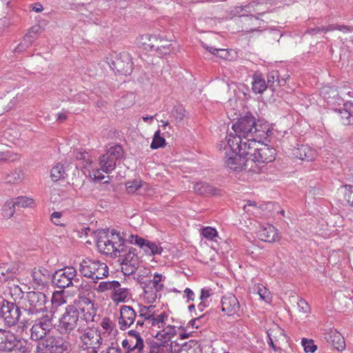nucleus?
<instances>
[{"label":"nucleus","mask_w":353,"mask_h":353,"mask_svg":"<svg viewBox=\"0 0 353 353\" xmlns=\"http://www.w3.org/2000/svg\"><path fill=\"white\" fill-rule=\"evenodd\" d=\"M125 185L128 192L133 193L141 187L142 182L141 181H129L126 183Z\"/></svg>","instance_id":"57"},{"label":"nucleus","mask_w":353,"mask_h":353,"mask_svg":"<svg viewBox=\"0 0 353 353\" xmlns=\"http://www.w3.org/2000/svg\"><path fill=\"white\" fill-rule=\"evenodd\" d=\"M171 345L166 342H161V343H156L153 345L151 348L150 353H165L166 352L170 351Z\"/></svg>","instance_id":"47"},{"label":"nucleus","mask_w":353,"mask_h":353,"mask_svg":"<svg viewBox=\"0 0 353 353\" xmlns=\"http://www.w3.org/2000/svg\"><path fill=\"white\" fill-rule=\"evenodd\" d=\"M268 338H273L275 342L285 339L284 330L277 326L275 328L270 330L268 332Z\"/></svg>","instance_id":"42"},{"label":"nucleus","mask_w":353,"mask_h":353,"mask_svg":"<svg viewBox=\"0 0 353 353\" xmlns=\"http://www.w3.org/2000/svg\"><path fill=\"white\" fill-rule=\"evenodd\" d=\"M202 234L204 237L209 239H214V237L217 236V232L215 229L208 227L202 230Z\"/></svg>","instance_id":"60"},{"label":"nucleus","mask_w":353,"mask_h":353,"mask_svg":"<svg viewBox=\"0 0 353 353\" xmlns=\"http://www.w3.org/2000/svg\"><path fill=\"white\" fill-rule=\"evenodd\" d=\"M258 238L263 241L273 243L280 240V234L272 225L261 226L257 232Z\"/></svg>","instance_id":"21"},{"label":"nucleus","mask_w":353,"mask_h":353,"mask_svg":"<svg viewBox=\"0 0 353 353\" xmlns=\"http://www.w3.org/2000/svg\"><path fill=\"white\" fill-rule=\"evenodd\" d=\"M240 310V303L237 298L232 294L224 295L221 299V310L228 316H233Z\"/></svg>","instance_id":"18"},{"label":"nucleus","mask_w":353,"mask_h":353,"mask_svg":"<svg viewBox=\"0 0 353 353\" xmlns=\"http://www.w3.org/2000/svg\"><path fill=\"white\" fill-rule=\"evenodd\" d=\"M254 128L253 129V138H254V144L261 142V139L265 137V135H268L270 132V130L268 124L266 122H262L259 121L254 124Z\"/></svg>","instance_id":"27"},{"label":"nucleus","mask_w":353,"mask_h":353,"mask_svg":"<svg viewBox=\"0 0 353 353\" xmlns=\"http://www.w3.org/2000/svg\"><path fill=\"white\" fill-rule=\"evenodd\" d=\"M206 316L205 314H201L199 315L197 317L194 318L190 321V323L195 327L196 328H198L201 325L204 323L206 321Z\"/></svg>","instance_id":"62"},{"label":"nucleus","mask_w":353,"mask_h":353,"mask_svg":"<svg viewBox=\"0 0 353 353\" xmlns=\"http://www.w3.org/2000/svg\"><path fill=\"white\" fill-rule=\"evenodd\" d=\"M75 157L78 160H83L86 162V165L84 166L86 167V165H91L92 163V161L90 159V156L88 153L82 152V151H77L75 152Z\"/></svg>","instance_id":"58"},{"label":"nucleus","mask_w":353,"mask_h":353,"mask_svg":"<svg viewBox=\"0 0 353 353\" xmlns=\"http://www.w3.org/2000/svg\"><path fill=\"white\" fill-rule=\"evenodd\" d=\"M83 323L84 320L80 318L77 307L70 305L65 307L59 319V331L62 334H73L75 330L83 331Z\"/></svg>","instance_id":"3"},{"label":"nucleus","mask_w":353,"mask_h":353,"mask_svg":"<svg viewBox=\"0 0 353 353\" xmlns=\"http://www.w3.org/2000/svg\"><path fill=\"white\" fill-rule=\"evenodd\" d=\"M302 345L304 347L305 352H314L316 350V345H315L312 341H308L306 339H303L301 341Z\"/></svg>","instance_id":"59"},{"label":"nucleus","mask_w":353,"mask_h":353,"mask_svg":"<svg viewBox=\"0 0 353 353\" xmlns=\"http://www.w3.org/2000/svg\"><path fill=\"white\" fill-rule=\"evenodd\" d=\"M121 345L126 353H144V343L141 337L125 339Z\"/></svg>","instance_id":"22"},{"label":"nucleus","mask_w":353,"mask_h":353,"mask_svg":"<svg viewBox=\"0 0 353 353\" xmlns=\"http://www.w3.org/2000/svg\"><path fill=\"white\" fill-rule=\"evenodd\" d=\"M124 245L123 239L114 230H112L110 234L101 236L97 240L99 250L113 257L118 256V253H121L123 250Z\"/></svg>","instance_id":"6"},{"label":"nucleus","mask_w":353,"mask_h":353,"mask_svg":"<svg viewBox=\"0 0 353 353\" xmlns=\"http://www.w3.org/2000/svg\"><path fill=\"white\" fill-rule=\"evenodd\" d=\"M295 157L305 161H311L317 157V152L307 145H301L293 150Z\"/></svg>","instance_id":"23"},{"label":"nucleus","mask_w":353,"mask_h":353,"mask_svg":"<svg viewBox=\"0 0 353 353\" xmlns=\"http://www.w3.org/2000/svg\"><path fill=\"white\" fill-rule=\"evenodd\" d=\"M275 154L274 148L261 142L256 143V145H253V148L249 153L250 160L252 161L249 170L254 172H261L260 164L273 161L275 159Z\"/></svg>","instance_id":"4"},{"label":"nucleus","mask_w":353,"mask_h":353,"mask_svg":"<svg viewBox=\"0 0 353 353\" xmlns=\"http://www.w3.org/2000/svg\"><path fill=\"white\" fill-rule=\"evenodd\" d=\"M43 330V327L34 323L31 328V339L37 342L47 336L46 334L48 332H45Z\"/></svg>","instance_id":"37"},{"label":"nucleus","mask_w":353,"mask_h":353,"mask_svg":"<svg viewBox=\"0 0 353 353\" xmlns=\"http://www.w3.org/2000/svg\"><path fill=\"white\" fill-rule=\"evenodd\" d=\"M118 286H121V284L117 281H101L95 287L94 290L98 292L103 293L110 290L112 292Z\"/></svg>","instance_id":"35"},{"label":"nucleus","mask_w":353,"mask_h":353,"mask_svg":"<svg viewBox=\"0 0 353 353\" xmlns=\"http://www.w3.org/2000/svg\"><path fill=\"white\" fill-rule=\"evenodd\" d=\"M154 306L150 305L149 307H141L139 311V317L141 319H145L146 320L149 319L153 314V309Z\"/></svg>","instance_id":"56"},{"label":"nucleus","mask_w":353,"mask_h":353,"mask_svg":"<svg viewBox=\"0 0 353 353\" xmlns=\"http://www.w3.org/2000/svg\"><path fill=\"white\" fill-rule=\"evenodd\" d=\"M70 345L62 338L47 336L36 342L35 353H69Z\"/></svg>","instance_id":"7"},{"label":"nucleus","mask_w":353,"mask_h":353,"mask_svg":"<svg viewBox=\"0 0 353 353\" xmlns=\"http://www.w3.org/2000/svg\"><path fill=\"white\" fill-rule=\"evenodd\" d=\"M257 294L260 296L261 299L267 303L271 301L270 297L269 290L262 285H257L256 286Z\"/></svg>","instance_id":"55"},{"label":"nucleus","mask_w":353,"mask_h":353,"mask_svg":"<svg viewBox=\"0 0 353 353\" xmlns=\"http://www.w3.org/2000/svg\"><path fill=\"white\" fill-rule=\"evenodd\" d=\"M137 316L135 310L129 305H121L120 307V317L119 325L121 330H125L135 321Z\"/></svg>","instance_id":"19"},{"label":"nucleus","mask_w":353,"mask_h":353,"mask_svg":"<svg viewBox=\"0 0 353 353\" xmlns=\"http://www.w3.org/2000/svg\"><path fill=\"white\" fill-rule=\"evenodd\" d=\"M267 83L269 87L275 89L276 86H282L285 83V79H279V73L277 71H272L268 74Z\"/></svg>","instance_id":"33"},{"label":"nucleus","mask_w":353,"mask_h":353,"mask_svg":"<svg viewBox=\"0 0 353 353\" xmlns=\"http://www.w3.org/2000/svg\"><path fill=\"white\" fill-rule=\"evenodd\" d=\"M47 296L43 292L30 291L26 293L23 300V307L28 314L37 315L47 311Z\"/></svg>","instance_id":"8"},{"label":"nucleus","mask_w":353,"mask_h":353,"mask_svg":"<svg viewBox=\"0 0 353 353\" xmlns=\"http://www.w3.org/2000/svg\"><path fill=\"white\" fill-rule=\"evenodd\" d=\"M325 339L336 350L343 351L345 348V343L343 336L336 330H331L325 333Z\"/></svg>","instance_id":"25"},{"label":"nucleus","mask_w":353,"mask_h":353,"mask_svg":"<svg viewBox=\"0 0 353 353\" xmlns=\"http://www.w3.org/2000/svg\"><path fill=\"white\" fill-rule=\"evenodd\" d=\"M15 212V207L13 204V201H7L2 208V214L4 218H11Z\"/></svg>","instance_id":"49"},{"label":"nucleus","mask_w":353,"mask_h":353,"mask_svg":"<svg viewBox=\"0 0 353 353\" xmlns=\"http://www.w3.org/2000/svg\"><path fill=\"white\" fill-rule=\"evenodd\" d=\"M138 44L146 50H156L160 54H167L168 53V51H164L160 48L159 39L156 35H141L139 39Z\"/></svg>","instance_id":"20"},{"label":"nucleus","mask_w":353,"mask_h":353,"mask_svg":"<svg viewBox=\"0 0 353 353\" xmlns=\"http://www.w3.org/2000/svg\"><path fill=\"white\" fill-rule=\"evenodd\" d=\"M41 27L39 26H34L32 27L24 36L23 41L18 45L15 50L18 52H23L26 50L37 39Z\"/></svg>","instance_id":"24"},{"label":"nucleus","mask_w":353,"mask_h":353,"mask_svg":"<svg viewBox=\"0 0 353 353\" xmlns=\"http://www.w3.org/2000/svg\"><path fill=\"white\" fill-rule=\"evenodd\" d=\"M263 6V3L252 1L248 3L247 6H245V8L248 10V12H251L252 11H253L256 14L260 15L265 12V10H263V9L261 8Z\"/></svg>","instance_id":"52"},{"label":"nucleus","mask_w":353,"mask_h":353,"mask_svg":"<svg viewBox=\"0 0 353 353\" xmlns=\"http://www.w3.org/2000/svg\"><path fill=\"white\" fill-rule=\"evenodd\" d=\"M19 268L13 265L8 267V265H0V281L2 279H6L8 276L6 275L10 273L15 274L18 272Z\"/></svg>","instance_id":"48"},{"label":"nucleus","mask_w":353,"mask_h":353,"mask_svg":"<svg viewBox=\"0 0 353 353\" xmlns=\"http://www.w3.org/2000/svg\"><path fill=\"white\" fill-rule=\"evenodd\" d=\"M143 250L148 254L155 255L160 254L163 248L157 245L155 243L147 241Z\"/></svg>","instance_id":"40"},{"label":"nucleus","mask_w":353,"mask_h":353,"mask_svg":"<svg viewBox=\"0 0 353 353\" xmlns=\"http://www.w3.org/2000/svg\"><path fill=\"white\" fill-rule=\"evenodd\" d=\"M46 314H42V315L38 317L35 322L40 327H43L45 332H49L52 327V315L50 313H48L45 312Z\"/></svg>","instance_id":"30"},{"label":"nucleus","mask_w":353,"mask_h":353,"mask_svg":"<svg viewBox=\"0 0 353 353\" xmlns=\"http://www.w3.org/2000/svg\"><path fill=\"white\" fill-rule=\"evenodd\" d=\"M167 319L168 315L165 312H162L160 314H153L145 321L146 327L163 328L166 325Z\"/></svg>","instance_id":"28"},{"label":"nucleus","mask_w":353,"mask_h":353,"mask_svg":"<svg viewBox=\"0 0 353 353\" xmlns=\"http://www.w3.org/2000/svg\"><path fill=\"white\" fill-rule=\"evenodd\" d=\"M179 353H202V349L196 341L190 340L181 345Z\"/></svg>","instance_id":"29"},{"label":"nucleus","mask_w":353,"mask_h":353,"mask_svg":"<svg viewBox=\"0 0 353 353\" xmlns=\"http://www.w3.org/2000/svg\"><path fill=\"white\" fill-rule=\"evenodd\" d=\"M16 154H12L9 151L0 152V163L3 161H12L16 159Z\"/></svg>","instance_id":"61"},{"label":"nucleus","mask_w":353,"mask_h":353,"mask_svg":"<svg viewBox=\"0 0 353 353\" xmlns=\"http://www.w3.org/2000/svg\"><path fill=\"white\" fill-rule=\"evenodd\" d=\"M144 296L148 303H154L158 296H160V292L147 285L144 289Z\"/></svg>","instance_id":"43"},{"label":"nucleus","mask_w":353,"mask_h":353,"mask_svg":"<svg viewBox=\"0 0 353 353\" xmlns=\"http://www.w3.org/2000/svg\"><path fill=\"white\" fill-rule=\"evenodd\" d=\"M33 203V199L27 196H19L15 199V201H13L14 207L18 208L31 207Z\"/></svg>","instance_id":"45"},{"label":"nucleus","mask_w":353,"mask_h":353,"mask_svg":"<svg viewBox=\"0 0 353 353\" xmlns=\"http://www.w3.org/2000/svg\"><path fill=\"white\" fill-rule=\"evenodd\" d=\"M161 279L162 275L155 274L154 275L153 280L150 282L148 285H150V288H152L153 289L156 290V291L160 292L163 288V285L161 283Z\"/></svg>","instance_id":"54"},{"label":"nucleus","mask_w":353,"mask_h":353,"mask_svg":"<svg viewBox=\"0 0 353 353\" xmlns=\"http://www.w3.org/2000/svg\"><path fill=\"white\" fill-rule=\"evenodd\" d=\"M340 192L343 195L345 201L353 206V186L345 185L341 188Z\"/></svg>","instance_id":"44"},{"label":"nucleus","mask_w":353,"mask_h":353,"mask_svg":"<svg viewBox=\"0 0 353 353\" xmlns=\"http://www.w3.org/2000/svg\"><path fill=\"white\" fill-rule=\"evenodd\" d=\"M107 60L110 68L121 74L128 75L132 72V58L126 52L111 54L107 57Z\"/></svg>","instance_id":"10"},{"label":"nucleus","mask_w":353,"mask_h":353,"mask_svg":"<svg viewBox=\"0 0 353 353\" xmlns=\"http://www.w3.org/2000/svg\"><path fill=\"white\" fill-rule=\"evenodd\" d=\"M268 86V83H265V79L261 75H254L252 90L255 93H263L267 89Z\"/></svg>","instance_id":"34"},{"label":"nucleus","mask_w":353,"mask_h":353,"mask_svg":"<svg viewBox=\"0 0 353 353\" xmlns=\"http://www.w3.org/2000/svg\"><path fill=\"white\" fill-rule=\"evenodd\" d=\"M24 179V173L21 170H15L8 173L5 177L7 183L15 184Z\"/></svg>","instance_id":"36"},{"label":"nucleus","mask_w":353,"mask_h":353,"mask_svg":"<svg viewBox=\"0 0 353 353\" xmlns=\"http://www.w3.org/2000/svg\"><path fill=\"white\" fill-rule=\"evenodd\" d=\"M185 111L182 106H176L172 110V116L175 119L176 123H181L183 120Z\"/></svg>","instance_id":"53"},{"label":"nucleus","mask_w":353,"mask_h":353,"mask_svg":"<svg viewBox=\"0 0 353 353\" xmlns=\"http://www.w3.org/2000/svg\"><path fill=\"white\" fill-rule=\"evenodd\" d=\"M297 306L299 310L303 313H308L310 312V307L309 304L306 302L305 299H301L299 300L297 303Z\"/></svg>","instance_id":"63"},{"label":"nucleus","mask_w":353,"mask_h":353,"mask_svg":"<svg viewBox=\"0 0 353 353\" xmlns=\"http://www.w3.org/2000/svg\"><path fill=\"white\" fill-rule=\"evenodd\" d=\"M33 284L35 288L44 285L49 277V272L47 269L43 268H34L31 270Z\"/></svg>","instance_id":"26"},{"label":"nucleus","mask_w":353,"mask_h":353,"mask_svg":"<svg viewBox=\"0 0 353 353\" xmlns=\"http://www.w3.org/2000/svg\"><path fill=\"white\" fill-rule=\"evenodd\" d=\"M129 295V290L127 288H121L118 286L111 292V299L113 302L119 303L124 302Z\"/></svg>","instance_id":"31"},{"label":"nucleus","mask_w":353,"mask_h":353,"mask_svg":"<svg viewBox=\"0 0 353 353\" xmlns=\"http://www.w3.org/2000/svg\"><path fill=\"white\" fill-rule=\"evenodd\" d=\"M94 293L88 289L87 285H81V288L79 289L78 299L79 303L81 306H83L82 311L87 310L88 317H85L87 320L89 319L92 321H94V317L96 315V307L94 304Z\"/></svg>","instance_id":"14"},{"label":"nucleus","mask_w":353,"mask_h":353,"mask_svg":"<svg viewBox=\"0 0 353 353\" xmlns=\"http://www.w3.org/2000/svg\"><path fill=\"white\" fill-rule=\"evenodd\" d=\"M161 330H159L157 334V337H163L165 339H170V336L174 335L175 334V327L171 326L170 325H166L163 327L161 328Z\"/></svg>","instance_id":"50"},{"label":"nucleus","mask_w":353,"mask_h":353,"mask_svg":"<svg viewBox=\"0 0 353 353\" xmlns=\"http://www.w3.org/2000/svg\"><path fill=\"white\" fill-rule=\"evenodd\" d=\"M20 309L13 303L3 301L0 308L1 323H4L8 327L17 323L20 316Z\"/></svg>","instance_id":"15"},{"label":"nucleus","mask_w":353,"mask_h":353,"mask_svg":"<svg viewBox=\"0 0 353 353\" xmlns=\"http://www.w3.org/2000/svg\"><path fill=\"white\" fill-rule=\"evenodd\" d=\"M136 249L132 247L123 245V250L118 253L121 260V270L125 275H131L136 272L139 268V259L135 252Z\"/></svg>","instance_id":"12"},{"label":"nucleus","mask_w":353,"mask_h":353,"mask_svg":"<svg viewBox=\"0 0 353 353\" xmlns=\"http://www.w3.org/2000/svg\"><path fill=\"white\" fill-rule=\"evenodd\" d=\"M194 190L196 192L203 195H213L216 193L215 188L205 182L196 183L194 185Z\"/></svg>","instance_id":"32"},{"label":"nucleus","mask_w":353,"mask_h":353,"mask_svg":"<svg viewBox=\"0 0 353 353\" xmlns=\"http://www.w3.org/2000/svg\"><path fill=\"white\" fill-rule=\"evenodd\" d=\"M80 333L81 347L89 351L88 353H98L102 344V338L100 332L94 328L83 327Z\"/></svg>","instance_id":"9"},{"label":"nucleus","mask_w":353,"mask_h":353,"mask_svg":"<svg viewBox=\"0 0 353 353\" xmlns=\"http://www.w3.org/2000/svg\"><path fill=\"white\" fill-rule=\"evenodd\" d=\"M79 270L83 276L92 279L94 283H97L99 280L106 278L109 274L108 267L105 263L90 258L82 260Z\"/></svg>","instance_id":"5"},{"label":"nucleus","mask_w":353,"mask_h":353,"mask_svg":"<svg viewBox=\"0 0 353 353\" xmlns=\"http://www.w3.org/2000/svg\"><path fill=\"white\" fill-rule=\"evenodd\" d=\"M338 112L343 124L350 125L353 123V117L350 112L345 109H339Z\"/></svg>","instance_id":"51"},{"label":"nucleus","mask_w":353,"mask_h":353,"mask_svg":"<svg viewBox=\"0 0 353 353\" xmlns=\"http://www.w3.org/2000/svg\"><path fill=\"white\" fill-rule=\"evenodd\" d=\"M228 148L231 151L225 153L226 165L234 171H241L243 169L249 170L250 163H252L249 157L251 150L246 147V144L236 145L234 147L228 145Z\"/></svg>","instance_id":"2"},{"label":"nucleus","mask_w":353,"mask_h":353,"mask_svg":"<svg viewBox=\"0 0 353 353\" xmlns=\"http://www.w3.org/2000/svg\"><path fill=\"white\" fill-rule=\"evenodd\" d=\"M52 304L54 307H59L66 303L65 297L64 296V291H56L52 294Z\"/></svg>","instance_id":"41"},{"label":"nucleus","mask_w":353,"mask_h":353,"mask_svg":"<svg viewBox=\"0 0 353 353\" xmlns=\"http://www.w3.org/2000/svg\"><path fill=\"white\" fill-rule=\"evenodd\" d=\"M254 124L256 119L250 114H246L233 123L232 128L234 132H230L226 137L228 145L234 147L245 143L246 147L252 150L254 144V138L252 137Z\"/></svg>","instance_id":"1"},{"label":"nucleus","mask_w":353,"mask_h":353,"mask_svg":"<svg viewBox=\"0 0 353 353\" xmlns=\"http://www.w3.org/2000/svg\"><path fill=\"white\" fill-rule=\"evenodd\" d=\"M160 134L161 132L159 130L155 132L153 140L150 145V148L152 149L162 148L165 145V140L163 137L160 135Z\"/></svg>","instance_id":"46"},{"label":"nucleus","mask_w":353,"mask_h":353,"mask_svg":"<svg viewBox=\"0 0 353 353\" xmlns=\"http://www.w3.org/2000/svg\"><path fill=\"white\" fill-rule=\"evenodd\" d=\"M52 283L59 288L64 289L70 286H77L79 282L77 278V270L72 266L65 267L54 272Z\"/></svg>","instance_id":"11"},{"label":"nucleus","mask_w":353,"mask_h":353,"mask_svg":"<svg viewBox=\"0 0 353 353\" xmlns=\"http://www.w3.org/2000/svg\"><path fill=\"white\" fill-rule=\"evenodd\" d=\"M243 23V31L245 32H261L259 28H263L266 26V22L259 19L258 16L253 14L244 16L241 18Z\"/></svg>","instance_id":"17"},{"label":"nucleus","mask_w":353,"mask_h":353,"mask_svg":"<svg viewBox=\"0 0 353 353\" xmlns=\"http://www.w3.org/2000/svg\"><path fill=\"white\" fill-rule=\"evenodd\" d=\"M62 214L59 212H54L51 214V221L56 225H63V224L61 222L60 219L61 218Z\"/></svg>","instance_id":"64"},{"label":"nucleus","mask_w":353,"mask_h":353,"mask_svg":"<svg viewBox=\"0 0 353 353\" xmlns=\"http://www.w3.org/2000/svg\"><path fill=\"white\" fill-rule=\"evenodd\" d=\"M28 90V87L17 88L12 92L8 93L0 100V105L3 106L4 110H9L17 103L23 99L24 94Z\"/></svg>","instance_id":"16"},{"label":"nucleus","mask_w":353,"mask_h":353,"mask_svg":"<svg viewBox=\"0 0 353 353\" xmlns=\"http://www.w3.org/2000/svg\"><path fill=\"white\" fill-rule=\"evenodd\" d=\"M123 157V149L120 145L110 147L105 154L99 157L101 170L108 174L115 169L116 162Z\"/></svg>","instance_id":"13"},{"label":"nucleus","mask_w":353,"mask_h":353,"mask_svg":"<svg viewBox=\"0 0 353 353\" xmlns=\"http://www.w3.org/2000/svg\"><path fill=\"white\" fill-rule=\"evenodd\" d=\"M65 175V170L61 164H57L50 171V177L54 181L64 179Z\"/></svg>","instance_id":"38"},{"label":"nucleus","mask_w":353,"mask_h":353,"mask_svg":"<svg viewBox=\"0 0 353 353\" xmlns=\"http://www.w3.org/2000/svg\"><path fill=\"white\" fill-rule=\"evenodd\" d=\"M320 94L324 99L329 100L336 98L339 96V92L334 88L325 86L321 88Z\"/></svg>","instance_id":"39"}]
</instances>
